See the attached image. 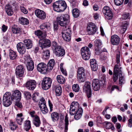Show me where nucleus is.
<instances>
[{
	"instance_id": "f257e3e1",
	"label": "nucleus",
	"mask_w": 132,
	"mask_h": 132,
	"mask_svg": "<svg viewBox=\"0 0 132 132\" xmlns=\"http://www.w3.org/2000/svg\"><path fill=\"white\" fill-rule=\"evenodd\" d=\"M70 16L67 14L62 15L57 17V20L59 25L63 27H65V29L62 32V37L65 41L69 42L71 38V31L69 28H66V26L69 22Z\"/></svg>"
},
{
	"instance_id": "f03ea898",
	"label": "nucleus",
	"mask_w": 132,
	"mask_h": 132,
	"mask_svg": "<svg viewBox=\"0 0 132 132\" xmlns=\"http://www.w3.org/2000/svg\"><path fill=\"white\" fill-rule=\"evenodd\" d=\"M53 6L54 11L57 12L63 11L67 7V4L64 1H59L55 2Z\"/></svg>"
},
{
	"instance_id": "7ed1b4c3",
	"label": "nucleus",
	"mask_w": 132,
	"mask_h": 132,
	"mask_svg": "<svg viewBox=\"0 0 132 132\" xmlns=\"http://www.w3.org/2000/svg\"><path fill=\"white\" fill-rule=\"evenodd\" d=\"M13 99L10 93L6 92L4 94L3 99L4 105L6 107L9 106L11 104Z\"/></svg>"
},
{
	"instance_id": "20e7f679",
	"label": "nucleus",
	"mask_w": 132,
	"mask_h": 132,
	"mask_svg": "<svg viewBox=\"0 0 132 132\" xmlns=\"http://www.w3.org/2000/svg\"><path fill=\"white\" fill-rule=\"evenodd\" d=\"M81 53L82 59L85 60H89L91 56V52L87 47H82L81 49Z\"/></svg>"
},
{
	"instance_id": "39448f33",
	"label": "nucleus",
	"mask_w": 132,
	"mask_h": 132,
	"mask_svg": "<svg viewBox=\"0 0 132 132\" xmlns=\"http://www.w3.org/2000/svg\"><path fill=\"white\" fill-rule=\"evenodd\" d=\"M77 78L79 82H84L86 80L85 70L83 67L79 68L78 70Z\"/></svg>"
},
{
	"instance_id": "423d86ee",
	"label": "nucleus",
	"mask_w": 132,
	"mask_h": 132,
	"mask_svg": "<svg viewBox=\"0 0 132 132\" xmlns=\"http://www.w3.org/2000/svg\"><path fill=\"white\" fill-rule=\"evenodd\" d=\"M91 84L90 82H86L83 87V92L85 93L88 98L91 97L92 90L91 88Z\"/></svg>"
},
{
	"instance_id": "0eeeda50",
	"label": "nucleus",
	"mask_w": 132,
	"mask_h": 132,
	"mask_svg": "<svg viewBox=\"0 0 132 132\" xmlns=\"http://www.w3.org/2000/svg\"><path fill=\"white\" fill-rule=\"evenodd\" d=\"M52 82V80L50 78L48 77L44 78L42 83V88L45 90L48 89L51 86Z\"/></svg>"
},
{
	"instance_id": "6e6552de",
	"label": "nucleus",
	"mask_w": 132,
	"mask_h": 132,
	"mask_svg": "<svg viewBox=\"0 0 132 132\" xmlns=\"http://www.w3.org/2000/svg\"><path fill=\"white\" fill-rule=\"evenodd\" d=\"M102 12L107 19L110 20L112 19L113 17V13L109 7L107 6H104Z\"/></svg>"
},
{
	"instance_id": "1a4fd4ad",
	"label": "nucleus",
	"mask_w": 132,
	"mask_h": 132,
	"mask_svg": "<svg viewBox=\"0 0 132 132\" xmlns=\"http://www.w3.org/2000/svg\"><path fill=\"white\" fill-rule=\"evenodd\" d=\"M87 30L88 35H93L97 31V29L95 24L92 22H91L88 24Z\"/></svg>"
},
{
	"instance_id": "9d476101",
	"label": "nucleus",
	"mask_w": 132,
	"mask_h": 132,
	"mask_svg": "<svg viewBox=\"0 0 132 132\" xmlns=\"http://www.w3.org/2000/svg\"><path fill=\"white\" fill-rule=\"evenodd\" d=\"M37 69L38 71L43 74L46 73V72L50 71L46 65L43 62L40 63L38 64Z\"/></svg>"
},
{
	"instance_id": "9b49d317",
	"label": "nucleus",
	"mask_w": 132,
	"mask_h": 132,
	"mask_svg": "<svg viewBox=\"0 0 132 132\" xmlns=\"http://www.w3.org/2000/svg\"><path fill=\"white\" fill-rule=\"evenodd\" d=\"M39 46L43 49L46 47H50L51 46V42L49 40L44 39L43 38L39 40Z\"/></svg>"
},
{
	"instance_id": "f8f14e48",
	"label": "nucleus",
	"mask_w": 132,
	"mask_h": 132,
	"mask_svg": "<svg viewBox=\"0 0 132 132\" xmlns=\"http://www.w3.org/2000/svg\"><path fill=\"white\" fill-rule=\"evenodd\" d=\"M25 69L24 66L22 65H20L17 66L15 69V73L16 76L19 77H22Z\"/></svg>"
},
{
	"instance_id": "ddd939ff",
	"label": "nucleus",
	"mask_w": 132,
	"mask_h": 132,
	"mask_svg": "<svg viewBox=\"0 0 132 132\" xmlns=\"http://www.w3.org/2000/svg\"><path fill=\"white\" fill-rule=\"evenodd\" d=\"M35 13L36 16L41 20H44L46 18V14L43 11L37 9L35 10Z\"/></svg>"
},
{
	"instance_id": "4468645a",
	"label": "nucleus",
	"mask_w": 132,
	"mask_h": 132,
	"mask_svg": "<svg viewBox=\"0 0 132 132\" xmlns=\"http://www.w3.org/2000/svg\"><path fill=\"white\" fill-rule=\"evenodd\" d=\"M36 86V82L34 80H30L27 81L26 84V87L28 89L32 90Z\"/></svg>"
},
{
	"instance_id": "2eb2a0df",
	"label": "nucleus",
	"mask_w": 132,
	"mask_h": 132,
	"mask_svg": "<svg viewBox=\"0 0 132 132\" xmlns=\"http://www.w3.org/2000/svg\"><path fill=\"white\" fill-rule=\"evenodd\" d=\"M18 52L20 54H24L26 51L25 46L23 44L20 42L18 43L16 46Z\"/></svg>"
},
{
	"instance_id": "dca6fc26",
	"label": "nucleus",
	"mask_w": 132,
	"mask_h": 132,
	"mask_svg": "<svg viewBox=\"0 0 132 132\" xmlns=\"http://www.w3.org/2000/svg\"><path fill=\"white\" fill-rule=\"evenodd\" d=\"M120 41V38L117 35H114L111 36V42L113 45H119Z\"/></svg>"
},
{
	"instance_id": "f3484780",
	"label": "nucleus",
	"mask_w": 132,
	"mask_h": 132,
	"mask_svg": "<svg viewBox=\"0 0 132 132\" xmlns=\"http://www.w3.org/2000/svg\"><path fill=\"white\" fill-rule=\"evenodd\" d=\"M54 52L56 55L58 57L60 56H62L65 54L64 50L62 48L61 46L58 48L56 49L54 51Z\"/></svg>"
},
{
	"instance_id": "a211bd4d",
	"label": "nucleus",
	"mask_w": 132,
	"mask_h": 132,
	"mask_svg": "<svg viewBox=\"0 0 132 132\" xmlns=\"http://www.w3.org/2000/svg\"><path fill=\"white\" fill-rule=\"evenodd\" d=\"M93 89L94 90H98L101 86L100 84L99 80L97 79H95L93 81L92 84Z\"/></svg>"
},
{
	"instance_id": "6ab92c4d",
	"label": "nucleus",
	"mask_w": 132,
	"mask_h": 132,
	"mask_svg": "<svg viewBox=\"0 0 132 132\" xmlns=\"http://www.w3.org/2000/svg\"><path fill=\"white\" fill-rule=\"evenodd\" d=\"M51 24L48 23L41 24L40 26V28L45 32L47 31L50 30L51 29Z\"/></svg>"
},
{
	"instance_id": "aec40b11",
	"label": "nucleus",
	"mask_w": 132,
	"mask_h": 132,
	"mask_svg": "<svg viewBox=\"0 0 132 132\" xmlns=\"http://www.w3.org/2000/svg\"><path fill=\"white\" fill-rule=\"evenodd\" d=\"M12 96L13 99L15 100L20 101L21 98V94L18 90H16L14 91Z\"/></svg>"
},
{
	"instance_id": "412c9836",
	"label": "nucleus",
	"mask_w": 132,
	"mask_h": 132,
	"mask_svg": "<svg viewBox=\"0 0 132 132\" xmlns=\"http://www.w3.org/2000/svg\"><path fill=\"white\" fill-rule=\"evenodd\" d=\"M23 114L22 113L18 114H17L15 119V122L19 125H21L24 119V118L22 117Z\"/></svg>"
},
{
	"instance_id": "4be33fe9",
	"label": "nucleus",
	"mask_w": 132,
	"mask_h": 132,
	"mask_svg": "<svg viewBox=\"0 0 132 132\" xmlns=\"http://www.w3.org/2000/svg\"><path fill=\"white\" fill-rule=\"evenodd\" d=\"M5 11L7 15L11 16L13 14V12L12 9V6L10 5H6L5 6Z\"/></svg>"
},
{
	"instance_id": "5701e85b",
	"label": "nucleus",
	"mask_w": 132,
	"mask_h": 132,
	"mask_svg": "<svg viewBox=\"0 0 132 132\" xmlns=\"http://www.w3.org/2000/svg\"><path fill=\"white\" fill-rule=\"evenodd\" d=\"M51 118L54 122L57 121L59 118L58 113L56 112H54L51 114Z\"/></svg>"
},
{
	"instance_id": "b1692460",
	"label": "nucleus",
	"mask_w": 132,
	"mask_h": 132,
	"mask_svg": "<svg viewBox=\"0 0 132 132\" xmlns=\"http://www.w3.org/2000/svg\"><path fill=\"white\" fill-rule=\"evenodd\" d=\"M34 125L36 127H39L41 124V122L39 117L37 115H36L33 120Z\"/></svg>"
},
{
	"instance_id": "393cba45",
	"label": "nucleus",
	"mask_w": 132,
	"mask_h": 132,
	"mask_svg": "<svg viewBox=\"0 0 132 132\" xmlns=\"http://www.w3.org/2000/svg\"><path fill=\"white\" fill-rule=\"evenodd\" d=\"M83 112L82 109L81 108H79L76 113L75 115L74 116V118L75 119L78 120L82 116Z\"/></svg>"
},
{
	"instance_id": "a878e982",
	"label": "nucleus",
	"mask_w": 132,
	"mask_h": 132,
	"mask_svg": "<svg viewBox=\"0 0 132 132\" xmlns=\"http://www.w3.org/2000/svg\"><path fill=\"white\" fill-rule=\"evenodd\" d=\"M35 35L38 36L40 39L45 38L46 36V34H44L40 30H37L35 31Z\"/></svg>"
},
{
	"instance_id": "bb28decb",
	"label": "nucleus",
	"mask_w": 132,
	"mask_h": 132,
	"mask_svg": "<svg viewBox=\"0 0 132 132\" xmlns=\"http://www.w3.org/2000/svg\"><path fill=\"white\" fill-rule=\"evenodd\" d=\"M24 42L27 49L31 48L32 46V41L29 39H26L24 40Z\"/></svg>"
},
{
	"instance_id": "cd10ccee",
	"label": "nucleus",
	"mask_w": 132,
	"mask_h": 132,
	"mask_svg": "<svg viewBox=\"0 0 132 132\" xmlns=\"http://www.w3.org/2000/svg\"><path fill=\"white\" fill-rule=\"evenodd\" d=\"M19 23L23 25H27L29 23V21L28 19L23 17L19 18Z\"/></svg>"
},
{
	"instance_id": "c85d7f7f",
	"label": "nucleus",
	"mask_w": 132,
	"mask_h": 132,
	"mask_svg": "<svg viewBox=\"0 0 132 132\" xmlns=\"http://www.w3.org/2000/svg\"><path fill=\"white\" fill-rule=\"evenodd\" d=\"M56 78L57 82L60 84H63L65 82V79L61 75H57L56 77Z\"/></svg>"
},
{
	"instance_id": "c756f323",
	"label": "nucleus",
	"mask_w": 132,
	"mask_h": 132,
	"mask_svg": "<svg viewBox=\"0 0 132 132\" xmlns=\"http://www.w3.org/2000/svg\"><path fill=\"white\" fill-rule=\"evenodd\" d=\"M79 106V104L77 102H73L71 103V104L70 109L73 110H76V111L77 109H78V108Z\"/></svg>"
},
{
	"instance_id": "7c9ffc66",
	"label": "nucleus",
	"mask_w": 132,
	"mask_h": 132,
	"mask_svg": "<svg viewBox=\"0 0 132 132\" xmlns=\"http://www.w3.org/2000/svg\"><path fill=\"white\" fill-rule=\"evenodd\" d=\"M55 91L56 95L57 96H60L62 93V88L61 86L58 85L55 86Z\"/></svg>"
},
{
	"instance_id": "2f4dec72",
	"label": "nucleus",
	"mask_w": 132,
	"mask_h": 132,
	"mask_svg": "<svg viewBox=\"0 0 132 132\" xmlns=\"http://www.w3.org/2000/svg\"><path fill=\"white\" fill-rule=\"evenodd\" d=\"M54 64L55 61L54 59H51L49 61L47 67H48V68L49 69L48 70L50 71L53 69Z\"/></svg>"
},
{
	"instance_id": "473e14b6",
	"label": "nucleus",
	"mask_w": 132,
	"mask_h": 132,
	"mask_svg": "<svg viewBox=\"0 0 132 132\" xmlns=\"http://www.w3.org/2000/svg\"><path fill=\"white\" fill-rule=\"evenodd\" d=\"M129 22L128 21H125L122 22L121 26V29H123L124 33L127 30V26L129 25Z\"/></svg>"
},
{
	"instance_id": "72a5a7b5",
	"label": "nucleus",
	"mask_w": 132,
	"mask_h": 132,
	"mask_svg": "<svg viewBox=\"0 0 132 132\" xmlns=\"http://www.w3.org/2000/svg\"><path fill=\"white\" fill-rule=\"evenodd\" d=\"M9 52V56L10 59L11 60L15 59L17 56L15 52L12 50H10Z\"/></svg>"
},
{
	"instance_id": "f704fd0d",
	"label": "nucleus",
	"mask_w": 132,
	"mask_h": 132,
	"mask_svg": "<svg viewBox=\"0 0 132 132\" xmlns=\"http://www.w3.org/2000/svg\"><path fill=\"white\" fill-rule=\"evenodd\" d=\"M24 124V129L28 131L31 127L30 121L29 120H26L25 121Z\"/></svg>"
},
{
	"instance_id": "c9c22d12",
	"label": "nucleus",
	"mask_w": 132,
	"mask_h": 132,
	"mask_svg": "<svg viewBox=\"0 0 132 132\" xmlns=\"http://www.w3.org/2000/svg\"><path fill=\"white\" fill-rule=\"evenodd\" d=\"M27 68L28 70L32 71L34 69V64L33 61H31L26 64Z\"/></svg>"
},
{
	"instance_id": "e433bc0d",
	"label": "nucleus",
	"mask_w": 132,
	"mask_h": 132,
	"mask_svg": "<svg viewBox=\"0 0 132 132\" xmlns=\"http://www.w3.org/2000/svg\"><path fill=\"white\" fill-rule=\"evenodd\" d=\"M24 62L26 64L33 61L32 59L30 57V55L29 54L25 55L24 56Z\"/></svg>"
},
{
	"instance_id": "4c0bfd02",
	"label": "nucleus",
	"mask_w": 132,
	"mask_h": 132,
	"mask_svg": "<svg viewBox=\"0 0 132 132\" xmlns=\"http://www.w3.org/2000/svg\"><path fill=\"white\" fill-rule=\"evenodd\" d=\"M125 79L124 77L122 75L121 73H120L119 75V83L120 86H121L122 84L124 83L125 81Z\"/></svg>"
},
{
	"instance_id": "58836bf2",
	"label": "nucleus",
	"mask_w": 132,
	"mask_h": 132,
	"mask_svg": "<svg viewBox=\"0 0 132 132\" xmlns=\"http://www.w3.org/2000/svg\"><path fill=\"white\" fill-rule=\"evenodd\" d=\"M72 13L73 16L77 18L79 16V10L77 9H74L72 11Z\"/></svg>"
},
{
	"instance_id": "ea45409f",
	"label": "nucleus",
	"mask_w": 132,
	"mask_h": 132,
	"mask_svg": "<svg viewBox=\"0 0 132 132\" xmlns=\"http://www.w3.org/2000/svg\"><path fill=\"white\" fill-rule=\"evenodd\" d=\"M10 128L12 130H14L17 128L18 126L15 124L14 122L10 121L9 125Z\"/></svg>"
},
{
	"instance_id": "a19ab883",
	"label": "nucleus",
	"mask_w": 132,
	"mask_h": 132,
	"mask_svg": "<svg viewBox=\"0 0 132 132\" xmlns=\"http://www.w3.org/2000/svg\"><path fill=\"white\" fill-rule=\"evenodd\" d=\"M64 121L65 122V132H67L68 130V125L69 124L68 118L67 115L65 116V118Z\"/></svg>"
},
{
	"instance_id": "79ce46f5",
	"label": "nucleus",
	"mask_w": 132,
	"mask_h": 132,
	"mask_svg": "<svg viewBox=\"0 0 132 132\" xmlns=\"http://www.w3.org/2000/svg\"><path fill=\"white\" fill-rule=\"evenodd\" d=\"M50 55V52L49 50H46L43 53V55L46 59H48L49 58Z\"/></svg>"
},
{
	"instance_id": "37998d69",
	"label": "nucleus",
	"mask_w": 132,
	"mask_h": 132,
	"mask_svg": "<svg viewBox=\"0 0 132 132\" xmlns=\"http://www.w3.org/2000/svg\"><path fill=\"white\" fill-rule=\"evenodd\" d=\"M38 93H35L33 94L32 96V100L35 102H37L39 99Z\"/></svg>"
},
{
	"instance_id": "c03bdc74",
	"label": "nucleus",
	"mask_w": 132,
	"mask_h": 132,
	"mask_svg": "<svg viewBox=\"0 0 132 132\" xmlns=\"http://www.w3.org/2000/svg\"><path fill=\"white\" fill-rule=\"evenodd\" d=\"M60 45H59L55 41H53L52 42V48L53 50H55L56 49L58 48L60 46Z\"/></svg>"
},
{
	"instance_id": "a18cd8bd",
	"label": "nucleus",
	"mask_w": 132,
	"mask_h": 132,
	"mask_svg": "<svg viewBox=\"0 0 132 132\" xmlns=\"http://www.w3.org/2000/svg\"><path fill=\"white\" fill-rule=\"evenodd\" d=\"M40 109L43 114H45L48 112V110L46 105L40 108Z\"/></svg>"
},
{
	"instance_id": "49530a36",
	"label": "nucleus",
	"mask_w": 132,
	"mask_h": 132,
	"mask_svg": "<svg viewBox=\"0 0 132 132\" xmlns=\"http://www.w3.org/2000/svg\"><path fill=\"white\" fill-rule=\"evenodd\" d=\"M121 68L119 69L118 64H116L114 68L113 74H118L119 73V70H120Z\"/></svg>"
},
{
	"instance_id": "de8ad7c7",
	"label": "nucleus",
	"mask_w": 132,
	"mask_h": 132,
	"mask_svg": "<svg viewBox=\"0 0 132 132\" xmlns=\"http://www.w3.org/2000/svg\"><path fill=\"white\" fill-rule=\"evenodd\" d=\"M102 44V41L99 39H96L94 41L95 45L97 47H98L101 45Z\"/></svg>"
},
{
	"instance_id": "09e8293b",
	"label": "nucleus",
	"mask_w": 132,
	"mask_h": 132,
	"mask_svg": "<svg viewBox=\"0 0 132 132\" xmlns=\"http://www.w3.org/2000/svg\"><path fill=\"white\" fill-rule=\"evenodd\" d=\"M72 89L75 92H78L79 90V86L77 84H74L72 86Z\"/></svg>"
},
{
	"instance_id": "8fccbe9b",
	"label": "nucleus",
	"mask_w": 132,
	"mask_h": 132,
	"mask_svg": "<svg viewBox=\"0 0 132 132\" xmlns=\"http://www.w3.org/2000/svg\"><path fill=\"white\" fill-rule=\"evenodd\" d=\"M12 30L13 33L17 34L19 33L20 29L19 28L14 27L12 28Z\"/></svg>"
},
{
	"instance_id": "3c124183",
	"label": "nucleus",
	"mask_w": 132,
	"mask_h": 132,
	"mask_svg": "<svg viewBox=\"0 0 132 132\" xmlns=\"http://www.w3.org/2000/svg\"><path fill=\"white\" fill-rule=\"evenodd\" d=\"M115 4L117 6L121 5L123 3L124 0H114Z\"/></svg>"
},
{
	"instance_id": "603ef678",
	"label": "nucleus",
	"mask_w": 132,
	"mask_h": 132,
	"mask_svg": "<svg viewBox=\"0 0 132 132\" xmlns=\"http://www.w3.org/2000/svg\"><path fill=\"white\" fill-rule=\"evenodd\" d=\"M130 18V14L128 13H125L122 15V18L124 19H129Z\"/></svg>"
},
{
	"instance_id": "864d4df0",
	"label": "nucleus",
	"mask_w": 132,
	"mask_h": 132,
	"mask_svg": "<svg viewBox=\"0 0 132 132\" xmlns=\"http://www.w3.org/2000/svg\"><path fill=\"white\" fill-rule=\"evenodd\" d=\"M24 94L27 100L31 98V95L30 93L28 92H24Z\"/></svg>"
},
{
	"instance_id": "5fc2aeb1",
	"label": "nucleus",
	"mask_w": 132,
	"mask_h": 132,
	"mask_svg": "<svg viewBox=\"0 0 132 132\" xmlns=\"http://www.w3.org/2000/svg\"><path fill=\"white\" fill-rule=\"evenodd\" d=\"M20 101L15 100V105L19 108H21L22 107L21 103L20 102Z\"/></svg>"
},
{
	"instance_id": "6e6d98bb",
	"label": "nucleus",
	"mask_w": 132,
	"mask_h": 132,
	"mask_svg": "<svg viewBox=\"0 0 132 132\" xmlns=\"http://www.w3.org/2000/svg\"><path fill=\"white\" fill-rule=\"evenodd\" d=\"M107 53H104L103 52H101V54L100 55V58L103 60H105L107 58Z\"/></svg>"
},
{
	"instance_id": "4d7b16f0",
	"label": "nucleus",
	"mask_w": 132,
	"mask_h": 132,
	"mask_svg": "<svg viewBox=\"0 0 132 132\" xmlns=\"http://www.w3.org/2000/svg\"><path fill=\"white\" fill-rule=\"evenodd\" d=\"M91 67L92 71H96L98 69L97 64L90 65Z\"/></svg>"
},
{
	"instance_id": "13d9d810",
	"label": "nucleus",
	"mask_w": 132,
	"mask_h": 132,
	"mask_svg": "<svg viewBox=\"0 0 132 132\" xmlns=\"http://www.w3.org/2000/svg\"><path fill=\"white\" fill-rule=\"evenodd\" d=\"M116 88L117 89L118 91H121V90H120L119 88L116 85H113L111 87V91L110 92V93H112V92L114 90V89Z\"/></svg>"
},
{
	"instance_id": "bf43d9fd",
	"label": "nucleus",
	"mask_w": 132,
	"mask_h": 132,
	"mask_svg": "<svg viewBox=\"0 0 132 132\" xmlns=\"http://www.w3.org/2000/svg\"><path fill=\"white\" fill-rule=\"evenodd\" d=\"M20 10L22 12L25 14H26L28 13V11L23 6H20Z\"/></svg>"
},
{
	"instance_id": "052dcab7",
	"label": "nucleus",
	"mask_w": 132,
	"mask_h": 132,
	"mask_svg": "<svg viewBox=\"0 0 132 132\" xmlns=\"http://www.w3.org/2000/svg\"><path fill=\"white\" fill-rule=\"evenodd\" d=\"M118 75L113 74V79L114 82H116L118 79Z\"/></svg>"
},
{
	"instance_id": "680f3d73",
	"label": "nucleus",
	"mask_w": 132,
	"mask_h": 132,
	"mask_svg": "<svg viewBox=\"0 0 132 132\" xmlns=\"http://www.w3.org/2000/svg\"><path fill=\"white\" fill-rule=\"evenodd\" d=\"M90 65L97 64L96 60L94 59H91L90 60Z\"/></svg>"
},
{
	"instance_id": "e2e57ef3",
	"label": "nucleus",
	"mask_w": 132,
	"mask_h": 132,
	"mask_svg": "<svg viewBox=\"0 0 132 132\" xmlns=\"http://www.w3.org/2000/svg\"><path fill=\"white\" fill-rule=\"evenodd\" d=\"M7 27L4 24H3L2 26V30L3 32H5L7 30Z\"/></svg>"
},
{
	"instance_id": "0e129e2a",
	"label": "nucleus",
	"mask_w": 132,
	"mask_h": 132,
	"mask_svg": "<svg viewBox=\"0 0 132 132\" xmlns=\"http://www.w3.org/2000/svg\"><path fill=\"white\" fill-rule=\"evenodd\" d=\"M46 104L44 98H42L40 100V101L39 102L38 105L42 104Z\"/></svg>"
},
{
	"instance_id": "69168bd1",
	"label": "nucleus",
	"mask_w": 132,
	"mask_h": 132,
	"mask_svg": "<svg viewBox=\"0 0 132 132\" xmlns=\"http://www.w3.org/2000/svg\"><path fill=\"white\" fill-rule=\"evenodd\" d=\"M29 113L31 117L32 118H35V116L37 115L35 114V111L33 110L30 112Z\"/></svg>"
},
{
	"instance_id": "338daca9",
	"label": "nucleus",
	"mask_w": 132,
	"mask_h": 132,
	"mask_svg": "<svg viewBox=\"0 0 132 132\" xmlns=\"http://www.w3.org/2000/svg\"><path fill=\"white\" fill-rule=\"evenodd\" d=\"M48 104L49 105L50 108V112H52L53 111V105L50 102V101H48Z\"/></svg>"
},
{
	"instance_id": "774afa93",
	"label": "nucleus",
	"mask_w": 132,
	"mask_h": 132,
	"mask_svg": "<svg viewBox=\"0 0 132 132\" xmlns=\"http://www.w3.org/2000/svg\"><path fill=\"white\" fill-rule=\"evenodd\" d=\"M95 52L97 55H101V51L98 49H97L95 50Z\"/></svg>"
}]
</instances>
